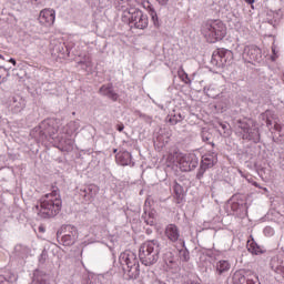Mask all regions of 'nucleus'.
Here are the masks:
<instances>
[{
  "label": "nucleus",
  "mask_w": 284,
  "mask_h": 284,
  "mask_svg": "<svg viewBox=\"0 0 284 284\" xmlns=\"http://www.w3.org/2000/svg\"><path fill=\"white\" fill-rule=\"evenodd\" d=\"M40 212L44 219L57 216V214L61 212V207H63V201L61 200L59 189L53 187L51 193L42 196L40 199Z\"/></svg>",
  "instance_id": "obj_1"
},
{
  "label": "nucleus",
  "mask_w": 284,
  "mask_h": 284,
  "mask_svg": "<svg viewBox=\"0 0 284 284\" xmlns=\"http://www.w3.org/2000/svg\"><path fill=\"white\" fill-rule=\"evenodd\" d=\"M201 34L207 43H216L223 41L227 34V27L221 20H206L201 26Z\"/></svg>",
  "instance_id": "obj_2"
},
{
  "label": "nucleus",
  "mask_w": 284,
  "mask_h": 284,
  "mask_svg": "<svg viewBox=\"0 0 284 284\" xmlns=\"http://www.w3.org/2000/svg\"><path fill=\"white\" fill-rule=\"evenodd\" d=\"M57 132H59V121L47 119L42 121L39 126H36L31 134L41 143H45V141H54V139H57Z\"/></svg>",
  "instance_id": "obj_3"
},
{
  "label": "nucleus",
  "mask_w": 284,
  "mask_h": 284,
  "mask_svg": "<svg viewBox=\"0 0 284 284\" xmlns=\"http://www.w3.org/2000/svg\"><path fill=\"white\" fill-rule=\"evenodd\" d=\"M161 254V243L159 240H151L144 242L139 250V258L142 265L150 267L159 261Z\"/></svg>",
  "instance_id": "obj_4"
},
{
  "label": "nucleus",
  "mask_w": 284,
  "mask_h": 284,
  "mask_svg": "<svg viewBox=\"0 0 284 284\" xmlns=\"http://www.w3.org/2000/svg\"><path fill=\"white\" fill-rule=\"evenodd\" d=\"M235 130L236 134L246 141H253V143H258V141H261L258 126H256V122L252 119L244 118L242 120H236Z\"/></svg>",
  "instance_id": "obj_5"
},
{
  "label": "nucleus",
  "mask_w": 284,
  "mask_h": 284,
  "mask_svg": "<svg viewBox=\"0 0 284 284\" xmlns=\"http://www.w3.org/2000/svg\"><path fill=\"white\" fill-rule=\"evenodd\" d=\"M119 262L121 265L125 266L123 270L129 281H135V278H139L141 268L136 253L132 251H124L120 254Z\"/></svg>",
  "instance_id": "obj_6"
},
{
  "label": "nucleus",
  "mask_w": 284,
  "mask_h": 284,
  "mask_svg": "<svg viewBox=\"0 0 284 284\" xmlns=\"http://www.w3.org/2000/svg\"><path fill=\"white\" fill-rule=\"evenodd\" d=\"M125 14L122 16V21L129 23L131 28H135L136 30H145L150 23L148 14L143 13L140 9H130Z\"/></svg>",
  "instance_id": "obj_7"
},
{
  "label": "nucleus",
  "mask_w": 284,
  "mask_h": 284,
  "mask_svg": "<svg viewBox=\"0 0 284 284\" xmlns=\"http://www.w3.org/2000/svg\"><path fill=\"white\" fill-rule=\"evenodd\" d=\"M77 239H79V231L74 225H62L57 232V240L65 247L74 245Z\"/></svg>",
  "instance_id": "obj_8"
},
{
  "label": "nucleus",
  "mask_w": 284,
  "mask_h": 284,
  "mask_svg": "<svg viewBox=\"0 0 284 284\" xmlns=\"http://www.w3.org/2000/svg\"><path fill=\"white\" fill-rule=\"evenodd\" d=\"M235 50L239 54H241L245 63H252L253 61H256L258 63L261 62V59H263V52L258 47L254 44L245 47L237 45Z\"/></svg>",
  "instance_id": "obj_9"
},
{
  "label": "nucleus",
  "mask_w": 284,
  "mask_h": 284,
  "mask_svg": "<svg viewBox=\"0 0 284 284\" xmlns=\"http://www.w3.org/2000/svg\"><path fill=\"white\" fill-rule=\"evenodd\" d=\"M229 207H231V212H233L235 216H240L241 219L247 216V203L244 200H239L237 195H234L229 201Z\"/></svg>",
  "instance_id": "obj_10"
},
{
  "label": "nucleus",
  "mask_w": 284,
  "mask_h": 284,
  "mask_svg": "<svg viewBox=\"0 0 284 284\" xmlns=\"http://www.w3.org/2000/svg\"><path fill=\"white\" fill-rule=\"evenodd\" d=\"M180 170L182 172H192L199 166V158L194 154H184L179 160Z\"/></svg>",
  "instance_id": "obj_11"
},
{
  "label": "nucleus",
  "mask_w": 284,
  "mask_h": 284,
  "mask_svg": "<svg viewBox=\"0 0 284 284\" xmlns=\"http://www.w3.org/2000/svg\"><path fill=\"white\" fill-rule=\"evenodd\" d=\"M227 59H232V52L227 49H217L212 54L211 63L216 68H223L227 63Z\"/></svg>",
  "instance_id": "obj_12"
},
{
  "label": "nucleus",
  "mask_w": 284,
  "mask_h": 284,
  "mask_svg": "<svg viewBox=\"0 0 284 284\" xmlns=\"http://www.w3.org/2000/svg\"><path fill=\"white\" fill-rule=\"evenodd\" d=\"M164 234L171 243H182V245H185L183 237H181V229L176 224H168Z\"/></svg>",
  "instance_id": "obj_13"
},
{
  "label": "nucleus",
  "mask_w": 284,
  "mask_h": 284,
  "mask_svg": "<svg viewBox=\"0 0 284 284\" xmlns=\"http://www.w3.org/2000/svg\"><path fill=\"white\" fill-rule=\"evenodd\" d=\"M97 194H99V187H97L94 184H90L80 189V196H82L85 203H92Z\"/></svg>",
  "instance_id": "obj_14"
},
{
  "label": "nucleus",
  "mask_w": 284,
  "mask_h": 284,
  "mask_svg": "<svg viewBox=\"0 0 284 284\" xmlns=\"http://www.w3.org/2000/svg\"><path fill=\"white\" fill-rule=\"evenodd\" d=\"M55 13L52 9H44L39 14V21L42 26H52L54 23Z\"/></svg>",
  "instance_id": "obj_15"
},
{
  "label": "nucleus",
  "mask_w": 284,
  "mask_h": 284,
  "mask_svg": "<svg viewBox=\"0 0 284 284\" xmlns=\"http://www.w3.org/2000/svg\"><path fill=\"white\" fill-rule=\"evenodd\" d=\"M11 112L13 114H19V112H23L26 109V99H23L21 95H14L10 103Z\"/></svg>",
  "instance_id": "obj_16"
},
{
  "label": "nucleus",
  "mask_w": 284,
  "mask_h": 284,
  "mask_svg": "<svg viewBox=\"0 0 284 284\" xmlns=\"http://www.w3.org/2000/svg\"><path fill=\"white\" fill-rule=\"evenodd\" d=\"M114 8L119 12H122V17H128L125 12L134 10V7H132V0H114Z\"/></svg>",
  "instance_id": "obj_17"
},
{
  "label": "nucleus",
  "mask_w": 284,
  "mask_h": 284,
  "mask_svg": "<svg viewBox=\"0 0 284 284\" xmlns=\"http://www.w3.org/2000/svg\"><path fill=\"white\" fill-rule=\"evenodd\" d=\"M219 161L217 154L214 151H210L209 153L204 154L202 156L201 164L204 165L205 168H214Z\"/></svg>",
  "instance_id": "obj_18"
},
{
  "label": "nucleus",
  "mask_w": 284,
  "mask_h": 284,
  "mask_svg": "<svg viewBox=\"0 0 284 284\" xmlns=\"http://www.w3.org/2000/svg\"><path fill=\"white\" fill-rule=\"evenodd\" d=\"M100 94L111 99V101H119V93L114 92V87L112 84H104L100 88Z\"/></svg>",
  "instance_id": "obj_19"
},
{
  "label": "nucleus",
  "mask_w": 284,
  "mask_h": 284,
  "mask_svg": "<svg viewBox=\"0 0 284 284\" xmlns=\"http://www.w3.org/2000/svg\"><path fill=\"white\" fill-rule=\"evenodd\" d=\"M273 134V141L275 143H283L284 141V125L275 123L274 129L272 131Z\"/></svg>",
  "instance_id": "obj_20"
},
{
  "label": "nucleus",
  "mask_w": 284,
  "mask_h": 284,
  "mask_svg": "<svg viewBox=\"0 0 284 284\" xmlns=\"http://www.w3.org/2000/svg\"><path fill=\"white\" fill-rule=\"evenodd\" d=\"M120 165H132V153L124 151L115 156Z\"/></svg>",
  "instance_id": "obj_21"
},
{
  "label": "nucleus",
  "mask_w": 284,
  "mask_h": 284,
  "mask_svg": "<svg viewBox=\"0 0 284 284\" xmlns=\"http://www.w3.org/2000/svg\"><path fill=\"white\" fill-rule=\"evenodd\" d=\"M30 254V250L28 248V246L18 244L14 247V256L16 258H21L22 261H24V258H28Z\"/></svg>",
  "instance_id": "obj_22"
},
{
  "label": "nucleus",
  "mask_w": 284,
  "mask_h": 284,
  "mask_svg": "<svg viewBox=\"0 0 284 284\" xmlns=\"http://www.w3.org/2000/svg\"><path fill=\"white\" fill-rule=\"evenodd\" d=\"M79 128H81V123H79V121H71L64 128V132L67 136H72V134L79 133Z\"/></svg>",
  "instance_id": "obj_23"
},
{
  "label": "nucleus",
  "mask_w": 284,
  "mask_h": 284,
  "mask_svg": "<svg viewBox=\"0 0 284 284\" xmlns=\"http://www.w3.org/2000/svg\"><path fill=\"white\" fill-rule=\"evenodd\" d=\"M232 265L230 264L229 261L221 260L216 263V272L217 274H225L226 272H230V268Z\"/></svg>",
  "instance_id": "obj_24"
},
{
  "label": "nucleus",
  "mask_w": 284,
  "mask_h": 284,
  "mask_svg": "<svg viewBox=\"0 0 284 284\" xmlns=\"http://www.w3.org/2000/svg\"><path fill=\"white\" fill-rule=\"evenodd\" d=\"M173 192H174V196H175L178 203H181V201H183V196L185 194L183 186H181V184H179L178 182H174Z\"/></svg>",
  "instance_id": "obj_25"
},
{
  "label": "nucleus",
  "mask_w": 284,
  "mask_h": 284,
  "mask_svg": "<svg viewBox=\"0 0 284 284\" xmlns=\"http://www.w3.org/2000/svg\"><path fill=\"white\" fill-rule=\"evenodd\" d=\"M183 119H185V115H183L181 113H174V114L171 113L166 116V121L171 125H176V123H181V121H183Z\"/></svg>",
  "instance_id": "obj_26"
},
{
  "label": "nucleus",
  "mask_w": 284,
  "mask_h": 284,
  "mask_svg": "<svg viewBox=\"0 0 284 284\" xmlns=\"http://www.w3.org/2000/svg\"><path fill=\"white\" fill-rule=\"evenodd\" d=\"M60 143L63 152H72V150H74V140L70 138H65L64 140L60 141Z\"/></svg>",
  "instance_id": "obj_27"
},
{
  "label": "nucleus",
  "mask_w": 284,
  "mask_h": 284,
  "mask_svg": "<svg viewBox=\"0 0 284 284\" xmlns=\"http://www.w3.org/2000/svg\"><path fill=\"white\" fill-rule=\"evenodd\" d=\"M234 284H256V282L245 275L236 274L234 276Z\"/></svg>",
  "instance_id": "obj_28"
},
{
  "label": "nucleus",
  "mask_w": 284,
  "mask_h": 284,
  "mask_svg": "<svg viewBox=\"0 0 284 284\" xmlns=\"http://www.w3.org/2000/svg\"><path fill=\"white\" fill-rule=\"evenodd\" d=\"M78 65L81 67L84 72H92V59L89 57L84 58V60H81L78 62Z\"/></svg>",
  "instance_id": "obj_29"
},
{
  "label": "nucleus",
  "mask_w": 284,
  "mask_h": 284,
  "mask_svg": "<svg viewBox=\"0 0 284 284\" xmlns=\"http://www.w3.org/2000/svg\"><path fill=\"white\" fill-rule=\"evenodd\" d=\"M164 263L170 267V270H174L176 267V260L172 256V253H169L164 256Z\"/></svg>",
  "instance_id": "obj_30"
},
{
  "label": "nucleus",
  "mask_w": 284,
  "mask_h": 284,
  "mask_svg": "<svg viewBox=\"0 0 284 284\" xmlns=\"http://www.w3.org/2000/svg\"><path fill=\"white\" fill-rule=\"evenodd\" d=\"M248 252L252 254H263V250H261V246L256 242H251L248 244Z\"/></svg>",
  "instance_id": "obj_31"
},
{
  "label": "nucleus",
  "mask_w": 284,
  "mask_h": 284,
  "mask_svg": "<svg viewBox=\"0 0 284 284\" xmlns=\"http://www.w3.org/2000/svg\"><path fill=\"white\" fill-rule=\"evenodd\" d=\"M201 136L204 143H209V145H212V148H214V142H212V133H210L209 131H202Z\"/></svg>",
  "instance_id": "obj_32"
},
{
  "label": "nucleus",
  "mask_w": 284,
  "mask_h": 284,
  "mask_svg": "<svg viewBox=\"0 0 284 284\" xmlns=\"http://www.w3.org/2000/svg\"><path fill=\"white\" fill-rule=\"evenodd\" d=\"M271 267H272L273 272H276V274L284 275V266L276 264V260H272Z\"/></svg>",
  "instance_id": "obj_33"
},
{
  "label": "nucleus",
  "mask_w": 284,
  "mask_h": 284,
  "mask_svg": "<svg viewBox=\"0 0 284 284\" xmlns=\"http://www.w3.org/2000/svg\"><path fill=\"white\" fill-rule=\"evenodd\" d=\"M142 220L146 225H156V217H148V212L145 211L144 214L142 215Z\"/></svg>",
  "instance_id": "obj_34"
},
{
  "label": "nucleus",
  "mask_w": 284,
  "mask_h": 284,
  "mask_svg": "<svg viewBox=\"0 0 284 284\" xmlns=\"http://www.w3.org/2000/svg\"><path fill=\"white\" fill-rule=\"evenodd\" d=\"M207 170H210V168L205 166L204 164H201L197 173H196V179L197 181H201V179H203L205 172H207Z\"/></svg>",
  "instance_id": "obj_35"
},
{
  "label": "nucleus",
  "mask_w": 284,
  "mask_h": 284,
  "mask_svg": "<svg viewBox=\"0 0 284 284\" xmlns=\"http://www.w3.org/2000/svg\"><path fill=\"white\" fill-rule=\"evenodd\" d=\"M31 284H48L43 276L39 275V273H34L33 281Z\"/></svg>",
  "instance_id": "obj_36"
},
{
  "label": "nucleus",
  "mask_w": 284,
  "mask_h": 284,
  "mask_svg": "<svg viewBox=\"0 0 284 284\" xmlns=\"http://www.w3.org/2000/svg\"><path fill=\"white\" fill-rule=\"evenodd\" d=\"M180 260L183 261L184 263H187V261H190V252L187 250H181Z\"/></svg>",
  "instance_id": "obj_37"
},
{
  "label": "nucleus",
  "mask_w": 284,
  "mask_h": 284,
  "mask_svg": "<svg viewBox=\"0 0 284 284\" xmlns=\"http://www.w3.org/2000/svg\"><path fill=\"white\" fill-rule=\"evenodd\" d=\"M144 8H146L149 10L150 16L153 19V21H154V19H158L156 11H154V8H152V4H150L149 1L146 2V4H144Z\"/></svg>",
  "instance_id": "obj_38"
},
{
  "label": "nucleus",
  "mask_w": 284,
  "mask_h": 284,
  "mask_svg": "<svg viewBox=\"0 0 284 284\" xmlns=\"http://www.w3.org/2000/svg\"><path fill=\"white\" fill-rule=\"evenodd\" d=\"M219 125L223 130V136H230V124L220 122Z\"/></svg>",
  "instance_id": "obj_39"
},
{
  "label": "nucleus",
  "mask_w": 284,
  "mask_h": 284,
  "mask_svg": "<svg viewBox=\"0 0 284 284\" xmlns=\"http://www.w3.org/2000/svg\"><path fill=\"white\" fill-rule=\"evenodd\" d=\"M206 94L211 99H216V97H219V93L214 92V87H212V85L206 89Z\"/></svg>",
  "instance_id": "obj_40"
},
{
  "label": "nucleus",
  "mask_w": 284,
  "mask_h": 284,
  "mask_svg": "<svg viewBox=\"0 0 284 284\" xmlns=\"http://www.w3.org/2000/svg\"><path fill=\"white\" fill-rule=\"evenodd\" d=\"M264 236H274L275 232L274 229L272 226H266L264 227Z\"/></svg>",
  "instance_id": "obj_41"
},
{
  "label": "nucleus",
  "mask_w": 284,
  "mask_h": 284,
  "mask_svg": "<svg viewBox=\"0 0 284 284\" xmlns=\"http://www.w3.org/2000/svg\"><path fill=\"white\" fill-rule=\"evenodd\" d=\"M48 260V251L43 250L42 253L40 254L39 261L40 263H45Z\"/></svg>",
  "instance_id": "obj_42"
},
{
  "label": "nucleus",
  "mask_w": 284,
  "mask_h": 284,
  "mask_svg": "<svg viewBox=\"0 0 284 284\" xmlns=\"http://www.w3.org/2000/svg\"><path fill=\"white\" fill-rule=\"evenodd\" d=\"M142 121H144L145 123H149V124H151L152 123V116H150V115H148V114H143L142 115Z\"/></svg>",
  "instance_id": "obj_43"
},
{
  "label": "nucleus",
  "mask_w": 284,
  "mask_h": 284,
  "mask_svg": "<svg viewBox=\"0 0 284 284\" xmlns=\"http://www.w3.org/2000/svg\"><path fill=\"white\" fill-rule=\"evenodd\" d=\"M42 0H24V3H32V6H40Z\"/></svg>",
  "instance_id": "obj_44"
},
{
  "label": "nucleus",
  "mask_w": 284,
  "mask_h": 284,
  "mask_svg": "<svg viewBox=\"0 0 284 284\" xmlns=\"http://www.w3.org/2000/svg\"><path fill=\"white\" fill-rule=\"evenodd\" d=\"M146 217L156 219V211H150L149 213H146Z\"/></svg>",
  "instance_id": "obj_45"
},
{
  "label": "nucleus",
  "mask_w": 284,
  "mask_h": 284,
  "mask_svg": "<svg viewBox=\"0 0 284 284\" xmlns=\"http://www.w3.org/2000/svg\"><path fill=\"white\" fill-rule=\"evenodd\" d=\"M273 55L271 57L272 61H276L278 59V55L276 54V48H272Z\"/></svg>",
  "instance_id": "obj_46"
},
{
  "label": "nucleus",
  "mask_w": 284,
  "mask_h": 284,
  "mask_svg": "<svg viewBox=\"0 0 284 284\" xmlns=\"http://www.w3.org/2000/svg\"><path fill=\"white\" fill-rule=\"evenodd\" d=\"M252 185H254V187H258L260 190H264V192H267V187H262L257 184V182H252Z\"/></svg>",
  "instance_id": "obj_47"
},
{
  "label": "nucleus",
  "mask_w": 284,
  "mask_h": 284,
  "mask_svg": "<svg viewBox=\"0 0 284 284\" xmlns=\"http://www.w3.org/2000/svg\"><path fill=\"white\" fill-rule=\"evenodd\" d=\"M143 114H144V113L141 112V111H139V110H135V111H134V115H135V116H139V119H142V118H143Z\"/></svg>",
  "instance_id": "obj_48"
},
{
  "label": "nucleus",
  "mask_w": 284,
  "mask_h": 284,
  "mask_svg": "<svg viewBox=\"0 0 284 284\" xmlns=\"http://www.w3.org/2000/svg\"><path fill=\"white\" fill-rule=\"evenodd\" d=\"M160 6H168L170 0H156Z\"/></svg>",
  "instance_id": "obj_49"
},
{
  "label": "nucleus",
  "mask_w": 284,
  "mask_h": 284,
  "mask_svg": "<svg viewBox=\"0 0 284 284\" xmlns=\"http://www.w3.org/2000/svg\"><path fill=\"white\" fill-rule=\"evenodd\" d=\"M125 129V126L123 124H118V132H123V130Z\"/></svg>",
  "instance_id": "obj_50"
},
{
  "label": "nucleus",
  "mask_w": 284,
  "mask_h": 284,
  "mask_svg": "<svg viewBox=\"0 0 284 284\" xmlns=\"http://www.w3.org/2000/svg\"><path fill=\"white\" fill-rule=\"evenodd\" d=\"M9 63H12V65H17V60H14V58H10Z\"/></svg>",
  "instance_id": "obj_51"
},
{
  "label": "nucleus",
  "mask_w": 284,
  "mask_h": 284,
  "mask_svg": "<svg viewBox=\"0 0 284 284\" xmlns=\"http://www.w3.org/2000/svg\"><path fill=\"white\" fill-rule=\"evenodd\" d=\"M245 2L252 6V3H254V0H245Z\"/></svg>",
  "instance_id": "obj_52"
},
{
  "label": "nucleus",
  "mask_w": 284,
  "mask_h": 284,
  "mask_svg": "<svg viewBox=\"0 0 284 284\" xmlns=\"http://www.w3.org/2000/svg\"><path fill=\"white\" fill-rule=\"evenodd\" d=\"M258 174L263 179V169L258 171Z\"/></svg>",
  "instance_id": "obj_53"
},
{
  "label": "nucleus",
  "mask_w": 284,
  "mask_h": 284,
  "mask_svg": "<svg viewBox=\"0 0 284 284\" xmlns=\"http://www.w3.org/2000/svg\"><path fill=\"white\" fill-rule=\"evenodd\" d=\"M266 125H272V121L267 120Z\"/></svg>",
  "instance_id": "obj_54"
},
{
  "label": "nucleus",
  "mask_w": 284,
  "mask_h": 284,
  "mask_svg": "<svg viewBox=\"0 0 284 284\" xmlns=\"http://www.w3.org/2000/svg\"><path fill=\"white\" fill-rule=\"evenodd\" d=\"M0 284H6V283L3 282V277H0Z\"/></svg>",
  "instance_id": "obj_55"
},
{
  "label": "nucleus",
  "mask_w": 284,
  "mask_h": 284,
  "mask_svg": "<svg viewBox=\"0 0 284 284\" xmlns=\"http://www.w3.org/2000/svg\"><path fill=\"white\" fill-rule=\"evenodd\" d=\"M0 59H4L2 54H0Z\"/></svg>",
  "instance_id": "obj_56"
},
{
  "label": "nucleus",
  "mask_w": 284,
  "mask_h": 284,
  "mask_svg": "<svg viewBox=\"0 0 284 284\" xmlns=\"http://www.w3.org/2000/svg\"><path fill=\"white\" fill-rule=\"evenodd\" d=\"M160 109L163 110V105H161Z\"/></svg>",
  "instance_id": "obj_57"
},
{
  "label": "nucleus",
  "mask_w": 284,
  "mask_h": 284,
  "mask_svg": "<svg viewBox=\"0 0 284 284\" xmlns=\"http://www.w3.org/2000/svg\"><path fill=\"white\" fill-rule=\"evenodd\" d=\"M113 152L116 153V149Z\"/></svg>",
  "instance_id": "obj_58"
},
{
  "label": "nucleus",
  "mask_w": 284,
  "mask_h": 284,
  "mask_svg": "<svg viewBox=\"0 0 284 284\" xmlns=\"http://www.w3.org/2000/svg\"><path fill=\"white\" fill-rule=\"evenodd\" d=\"M185 79H187V75H185Z\"/></svg>",
  "instance_id": "obj_59"
}]
</instances>
